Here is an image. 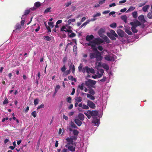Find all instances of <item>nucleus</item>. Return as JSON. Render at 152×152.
I'll return each instance as SVG.
<instances>
[{
  "label": "nucleus",
  "instance_id": "obj_39",
  "mask_svg": "<svg viewBox=\"0 0 152 152\" xmlns=\"http://www.w3.org/2000/svg\"><path fill=\"white\" fill-rule=\"evenodd\" d=\"M87 66H86L83 68L81 71L83 73H85L86 72L87 73Z\"/></svg>",
  "mask_w": 152,
  "mask_h": 152
},
{
  "label": "nucleus",
  "instance_id": "obj_51",
  "mask_svg": "<svg viewBox=\"0 0 152 152\" xmlns=\"http://www.w3.org/2000/svg\"><path fill=\"white\" fill-rule=\"evenodd\" d=\"M45 25L47 29L48 30V31L50 32H51V30L50 28L45 23Z\"/></svg>",
  "mask_w": 152,
  "mask_h": 152
},
{
  "label": "nucleus",
  "instance_id": "obj_31",
  "mask_svg": "<svg viewBox=\"0 0 152 152\" xmlns=\"http://www.w3.org/2000/svg\"><path fill=\"white\" fill-rule=\"evenodd\" d=\"M70 69L72 70V72L74 73L75 72V66L74 65L71 64L69 66Z\"/></svg>",
  "mask_w": 152,
  "mask_h": 152
},
{
  "label": "nucleus",
  "instance_id": "obj_64",
  "mask_svg": "<svg viewBox=\"0 0 152 152\" xmlns=\"http://www.w3.org/2000/svg\"><path fill=\"white\" fill-rule=\"evenodd\" d=\"M61 152H69L68 150L66 148L63 149Z\"/></svg>",
  "mask_w": 152,
  "mask_h": 152
},
{
  "label": "nucleus",
  "instance_id": "obj_11",
  "mask_svg": "<svg viewBox=\"0 0 152 152\" xmlns=\"http://www.w3.org/2000/svg\"><path fill=\"white\" fill-rule=\"evenodd\" d=\"M87 105L90 107L94 109L95 107V104L90 100H88L87 101Z\"/></svg>",
  "mask_w": 152,
  "mask_h": 152
},
{
  "label": "nucleus",
  "instance_id": "obj_63",
  "mask_svg": "<svg viewBox=\"0 0 152 152\" xmlns=\"http://www.w3.org/2000/svg\"><path fill=\"white\" fill-rule=\"evenodd\" d=\"M116 5L115 3H113L112 4H110L109 5V7H114Z\"/></svg>",
  "mask_w": 152,
  "mask_h": 152
},
{
  "label": "nucleus",
  "instance_id": "obj_29",
  "mask_svg": "<svg viewBox=\"0 0 152 152\" xmlns=\"http://www.w3.org/2000/svg\"><path fill=\"white\" fill-rule=\"evenodd\" d=\"M87 97L90 99L94 100L95 99V97L94 96L90 94H87Z\"/></svg>",
  "mask_w": 152,
  "mask_h": 152
},
{
  "label": "nucleus",
  "instance_id": "obj_18",
  "mask_svg": "<svg viewBox=\"0 0 152 152\" xmlns=\"http://www.w3.org/2000/svg\"><path fill=\"white\" fill-rule=\"evenodd\" d=\"M101 14L100 13H98L94 15L93 16V18L91 19V20L92 21H94L97 18H96V17H99L100 16Z\"/></svg>",
  "mask_w": 152,
  "mask_h": 152
},
{
  "label": "nucleus",
  "instance_id": "obj_2",
  "mask_svg": "<svg viewBox=\"0 0 152 152\" xmlns=\"http://www.w3.org/2000/svg\"><path fill=\"white\" fill-rule=\"evenodd\" d=\"M88 113L93 116L92 122L94 124V125L98 126L100 124V120L96 117L98 114V112L96 111L88 110Z\"/></svg>",
  "mask_w": 152,
  "mask_h": 152
},
{
  "label": "nucleus",
  "instance_id": "obj_24",
  "mask_svg": "<svg viewBox=\"0 0 152 152\" xmlns=\"http://www.w3.org/2000/svg\"><path fill=\"white\" fill-rule=\"evenodd\" d=\"M41 4L40 2H37L34 3V7L36 9V7L37 8L41 6Z\"/></svg>",
  "mask_w": 152,
  "mask_h": 152
},
{
  "label": "nucleus",
  "instance_id": "obj_60",
  "mask_svg": "<svg viewBox=\"0 0 152 152\" xmlns=\"http://www.w3.org/2000/svg\"><path fill=\"white\" fill-rule=\"evenodd\" d=\"M71 4V1H69L66 4V7H69V5H70Z\"/></svg>",
  "mask_w": 152,
  "mask_h": 152
},
{
  "label": "nucleus",
  "instance_id": "obj_8",
  "mask_svg": "<svg viewBox=\"0 0 152 152\" xmlns=\"http://www.w3.org/2000/svg\"><path fill=\"white\" fill-rule=\"evenodd\" d=\"M73 144H66L65 147L67 148L68 151L74 152L75 151V147L73 146Z\"/></svg>",
  "mask_w": 152,
  "mask_h": 152
},
{
  "label": "nucleus",
  "instance_id": "obj_6",
  "mask_svg": "<svg viewBox=\"0 0 152 152\" xmlns=\"http://www.w3.org/2000/svg\"><path fill=\"white\" fill-rule=\"evenodd\" d=\"M67 142L66 144H73L74 141H76V137L72 136L71 137H67L65 139Z\"/></svg>",
  "mask_w": 152,
  "mask_h": 152
},
{
  "label": "nucleus",
  "instance_id": "obj_40",
  "mask_svg": "<svg viewBox=\"0 0 152 152\" xmlns=\"http://www.w3.org/2000/svg\"><path fill=\"white\" fill-rule=\"evenodd\" d=\"M110 26L111 27L113 28H115L117 26L116 23H113L111 24L110 25Z\"/></svg>",
  "mask_w": 152,
  "mask_h": 152
},
{
  "label": "nucleus",
  "instance_id": "obj_16",
  "mask_svg": "<svg viewBox=\"0 0 152 152\" xmlns=\"http://www.w3.org/2000/svg\"><path fill=\"white\" fill-rule=\"evenodd\" d=\"M75 117L77 118H78L82 121H83L84 119L85 116L83 114L81 113H80L78 114L77 116Z\"/></svg>",
  "mask_w": 152,
  "mask_h": 152
},
{
  "label": "nucleus",
  "instance_id": "obj_1",
  "mask_svg": "<svg viewBox=\"0 0 152 152\" xmlns=\"http://www.w3.org/2000/svg\"><path fill=\"white\" fill-rule=\"evenodd\" d=\"M104 42V41L102 39L97 38L96 41H90L88 43V45L91 47L93 51H95V52L91 53L90 54V59H93L96 58V61H100L102 60L103 57L101 55V53L97 50L96 46L97 45L101 44Z\"/></svg>",
  "mask_w": 152,
  "mask_h": 152
},
{
  "label": "nucleus",
  "instance_id": "obj_36",
  "mask_svg": "<svg viewBox=\"0 0 152 152\" xmlns=\"http://www.w3.org/2000/svg\"><path fill=\"white\" fill-rule=\"evenodd\" d=\"M98 61H96L95 63V64L96 66H97L98 67H99L100 66L102 67V62H98Z\"/></svg>",
  "mask_w": 152,
  "mask_h": 152
},
{
  "label": "nucleus",
  "instance_id": "obj_23",
  "mask_svg": "<svg viewBox=\"0 0 152 152\" xmlns=\"http://www.w3.org/2000/svg\"><path fill=\"white\" fill-rule=\"evenodd\" d=\"M117 33L118 35L122 37L124 36V32L121 30H118L117 31Z\"/></svg>",
  "mask_w": 152,
  "mask_h": 152
},
{
  "label": "nucleus",
  "instance_id": "obj_15",
  "mask_svg": "<svg viewBox=\"0 0 152 152\" xmlns=\"http://www.w3.org/2000/svg\"><path fill=\"white\" fill-rule=\"evenodd\" d=\"M94 38V36L93 35H87L86 36V40L87 41H89V43L90 41H96V39H95V40H93L92 41H91L92 39H93Z\"/></svg>",
  "mask_w": 152,
  "mask_h": 152
},
{
  "label": "nucleus",
  "instance_id": "obj_22",
  "mask_svg": "<svg viewBox=\"0 0 152 152\" xmlns=\"http://www.w3.org/2000/svg\"><path fill=\"white\" fill-rule=\"evenodd\" d=\"M75 102H80L82 101V98L80 96H77L75 97Z\"/></svg>",
  "mask_w": 152,
  "mask_h": 152
},
{
  "label": "nucleus",
  "instance_id": "obj_17",
  "mask_svg": "<svg viewBox=\"0 0 152 152\" xmlns=\"http://www.w3.org/2000/svg\"><path fill=\"white\" fill-rule=\"evenodd\" d=\"M35 10V8L34 7L30 8L29 9L26 10L24 12V14L27 15L28 14L30 11L31 10L34 11Z\"/></svg>",
  "mask_w": 152,
  "mask_h": 152
},
{
  "label": "nucleus",
  "instance_id": "obj_10",
  "mask_svg": "<svg viewBox=\"0 0 152 152\" xmlns=\"http://www.w3.org/2000/svg\"><path fill=\"white\" fill-rule=\"evenodd\" d=\"M61 31H62L67 32L68 33H71L72 32V31L70 30L68 27L64 26H63L61 28Z\"/></svg>",
  "mask_w": 152,
  "mask_h": 152
},
{
  "label": "nucleus",
  "instance_id": "obj_32",
  "mask_svg": "<svg viewBox=\"0 0 152 152\" xmlns=\"http://www.w3.org/2000/svg\"><path fill=\"white\" fill-rule=\"evenodd\" d=\"M91 21V20H88L86 22H84L80 26L81 28L83 27H85L89 22Z\"/></svg>",
  "mask_w": 152,
  "mask_h": 152
},
{
  "label": "nucleus",
  "instance_id": "obj_50",
  "mask_svg": "<svg viewBox=\"0 0 152 152\" xmlns=\"http://www.w3.org/2000/svg\"><path fill=\"white\" fill-rule=\"evenodd\" d=\"M66 100L67 102H68L69 103H71L72 98L71 97H68L67 98Z\"/></svg>",
  "mask_w": 152,
  "mask_h": 152
},
{
  "label": "nucleus",
  "instance_id": "obj_45",
  "mask_svg": "<svg viewBox=\"0 0 152 152\" xmlns=\"http://www.w3.org/2000/svg\"><path fill=\"white\" fill-rule=\"evenodd\" d=\"M39 102V99H36L34 100V103L35 106Z\"/></svg>",
  "mask_w": 152,
  "mask_h": 152
},
{
  "label": "nucleus",
  "instance_id": "obj_26",
  "mask_svg": "<svg viewBox=\"0 0 152 152\" xmlns=\"http://www.w3.org/2000/svg\"><path fill=\"white\" fill-rule=\"evenodd\" d=\"M102 67L107 70L109 69V67L108 65L106 64L103 63L102 64Z\"/></svg>",
  "mask_w": 152,
  "mask_h": 152
},
{
  "label": "nucleus",
  "instance_id": "obj_37",
  "mask_svg": "<svg viewBox=\"0 0 152 152\" xmlns=\"http://www.w3.org/2000/svg\"><path fill=\"white\" fill-rule=\"evenodd\" d=\"M68 79L72 81H74L75 82L76 81V80L75 78H74L72 76H70L68 77Z\"/></svg>",
  "mask_w": 152,
  "mask_h": 152
},
{
  "label": "nucleus",
  "instance_id": "obj_58",
  "mask_svg": "<svg viewBox=\"0 0 152 152\" xmlns=\"http://www.w3.org/2000/svg\"><path fill=\"white\" fill-rule=\"evenodd\" d=\"M66 68L65 66H64L61 68V71L62 72H64L66 70Z\"/></svg>",
  "mask_w": 152,
  "mask_h": 152
},
{
  "label": "nucleus",
  "instance_id": "obj_25",
  "mask_svg": "<svg viewBox=\"0 0 152 152\" xmlns=\"http://www.w3.org/2000/svg\"><path fill=\"white\" fill-rule=\"evenodd\" d=\"M88 92L90 94L94 95L95 94V92L94 90L92 88H89L88 89Z\"/></svg>",
  "mask_w": 152,
  "mask_h": 152
},
{
  "label": "nucleus",
  "instance_id": "obj_41",
  "mask_svg": "<svg viewBox=\"0 0 152 152\" xmlns=\"http://www.w3.org/2000/svg\"><path fill=\"white\" fill-rule=\"evenodd\" d=\"M82 108L83 109L88 110L89 109V107L88 105H86L85 104H83L82 106Z\"/></svg>",
  "mask_w": 152,
  "mask_h": 152
},
{
  "label": "nucleus",
  "instance_id": "obj_33",
  "mask_svg": "<svg viewBox=\"0 0 152 152\" xmlns=\"http://www.w3.org/2000/svg\"><path fill=\"white\" fill-rule=\"evenodd\" d=\"M107 36L112 40H115L116 39L115 38L116 37L114 36V35H110L107 34Z\"/></svg>",
  "mask_w": 152,
  "mask_h": 152
},
{
  "label": "nucleus",
  "instance_id": "obj_55",
  "mask_svg": "<svg viewBox=\"0 0 152 152\" xmlns=\"http://www.w3.org/2000/svg\"><path fill=\"white\" fill-rule=\"evenodd\" d=\"M8 103V99L7 98H6L3 102V104H6Z\"/></svg>",
  "mask_w": 152,
  "mask_h": 152
},
{
  "label": "nucleus",
  "instance_id": "obj_4",
  "mask_svg": "<svg viewBox=\"0 0 152 152\" xmlns=\"http://www.w3.org/2000/svg\"><path fill=\"white\" fill-rule=\"evenodd\" d=\"M105 32V29L104 28H100L98 31V34L99 36L103 38L104 41L107 43L110 42V40L106 36L103 35V34Z\"/></svg>",
  "mask_w": 152,
  "mask_h": 152
},
{
  "label": "nucleus",
  "instance_id": "obj_30",
  "mask_svg": "<svg viewBox=\"0 0 152 152\" xmlns=\"http://www.w3.org/2000/svg\"><path fill=\"white\" fill-rule=\"evenodd\" d=\"M149 7L150 6L149 5H146L144 6L142 8V10L144 12H146L149 8Z\"/></svg>",
  "mask_w": 152,
  "mask_h": 152
},
{
  "label": "nucleus",
  "instance_id": "obj_38",
  "mask_svg": "<svg viewBox=\"0 0 152 152\" xmlns=\"http://www.w3.org/2000/svg\"><path fill=\"white\" fill-rule=\"evenodd\" d=\"M51 8L50 7H48L45 10L44 13L45 14L47 13L48 12H50Z\"/></svg>",
  "mask_w": 152,
  "mask_h": 152
},
{
  "label": "nucleus",
  "instance_id": "obj_59",
  "mask_svg": "<svg viewBox=\"0 0 152 152\" xmlns=\"http://www.w3.org/2000/svg\"><path fill=\"white\" fill-rule=\"evenodd\" d=\"M77 47L76 45H74L73 46V50L74 52H75L77 51Z\"/></svg>",
  "mask_w": 152,
  "mask_h": 152
},
{
  "label": "nucleus",
  "instance_id": "obj_56",
  "mask_svg": "<svg viewBox=\"0 0 152 152\" xmlns=\"http://www.w3.org/2000/svg\"><path fill=\"white\" fill-rule=\"evenodd\" d=\"M27 17V15H26L25 14H24L22 17L21 19H24V20H26V18Z\"/></svg>",
  "mask_w": 152,
  "mask_h": 152
},
{
  "label": "nucleus",
  "instance_id": "obj_35",
  "mask_svg": "<svg viewBox=\"0 0 152 152\" xmlns=\"http://www.w3.org/2000/svg\"><path fill=\"white\" fill-rule=\"evenodd\" d=\"M125 32L129 35H131L132 34V32L131 31L130 29L128 28H126L125 30Z\"/></svg>",
  "mask_w": 152,
  "mask_h": 152
},
{
  "label": "nucleus",
  "instance_id": "obj_57",
  "mask_svg": "<svg viewBox=\"0 0 152 152\" xmlns=\"http://www.w3.org/2000/svg\"><path fill=\"white\" fill-rule=\"evenodd\" d=\"M97 48L100 51H102L103 49V48L101 46H99Z\"/></svg>",
  "mask_w": 152,
  "mask_h": 152
},
{
  "label": "nucleus",
  "instance_id": "obj_54",
  "mask_svg": "<svg viewBox=\"0 0 152 152\" xmlns=\"http://www.w3.org/2000/svg\"><path fill=\"white\" fill-rule=\"evenodd\" d=\"M25 20L24 19H21V21L20 22V25L22 26H23L24 24V23L25 22Z\"/></svg>",
  "mask_w": 152,
  "mask_h": 152
},
{
  "label": "nucleus",
  "instance_id": "obj_53",
  "mask_svg": "<svg viewBox=\"0 0 152 152\" xmlns=\"http://www.w3.org/2000/svg\"><path fill=\"white\" fill-rule=\"evenodd\" d=\"M70 35H69L70 37H73L76 36V34L74 33H71Z\"/></svg>",
  "mask_w": 152,
  "mask_h": 152
},
{
  "label": "nucleus",
  "instance_id": "obj_9",
  "mask_svg": "<svg viewBox=\"0 0 152 152\" xmlns=\"http://www.w3.org/2000/svg\"><path fill=\"white\" fill-rule=\"evenodd\" d=\"M22 26L19 23L16 24L15 26V29L13 30V32L16 33L20 32L21 31V27Z\"/></svg>",
  "mask_w": 152,
  "mask_h": 152
},
{
  "label": "nucleus",
  "instance_id": "obj_21",
  "mask_svg": "<svg viewBox=\"0 0 152 152\" xmlns=\"http://www.w3.org/2000/svg\"><path fill=\"white\" fill-rule=\"evenodd\" d=\"M77 127L76 126L75 124L74 123L72 122L70 124L69 130V131H70V129H73V128L77 129Z\"/></svg>",
  "mask_w": 152,
  "mask_h": 152
},
{
  "label": "nucleus",
  "instance_id": "obj_19",
  "mask_svg": "<svg viewBox=\"0 0 152 152\" xmlns=\"http://www.w3.org/2000/svg\"><path fill=\"white\" fill-rule=\"evenodd\" d=\"M138 19L140 20L141 22L144 23L146 21L144 19V17L143 15H141L139 16Z\"/></svg>",
  "mask_w": 152,
  "mask_h": 152
},
{
  "label": "nucleus",
  "instance_id": "obj_12",
  "mask_svg": "<svg viewBox=\"0 0 152 152\" xmlns=\"http://www.w3.org/2000/svg\"><path fill=\"white\" fill-rule=\"evenodd\" d=\"M104 71L102 69H100L98 70L96 72V75L98 76V77H101L103 75Z\"/></svg>",
  "mask_w": 152,
  "mask_h": 152
},
{
  "label": "nucleus",
  "instance_id": "obj_20",
  "mask_svg": "<svg viewBox=\"0 0 152 152\" xmlns=\"http://www.w3.org/2000/svg\"><path fill=\"white\" fill-rule=\"evenodd\" d=\"M87 73L89 74L90 73H91L92 74H94L95 73V71L92 68H90L87 66Z\"/></svg>",
  "mask_w": 152,
  "mask_h": 152
},
{
  "label": "nucleus",
  "instance_id": "obj_7",
  "mask_svg": "<svg viewBox=\"0 0 152 152\" xmlns=\"http://www.w3.org/2000/svg\"><path fill=\"white\" fill-rule=\"evenodd\" d=\"M96 83V81L90 79H89L87 81H86L85 83L86 86L88 87L93 86Z\"/></svg>",
  "mask_w": 152,
  "mask_h": 152
},
{
  "label": "nucleus",
  "instance_id": "obj_13",
  "mask_svg": "<svg viewBox=\"0 0 152 152\" xmlns=\"http://www.w3.org/2000/svg\"><path fill=\"white\" fill-rule=\"evenodd\" d=\"M69 131L72 132V134L74 135L72 136H75L76 137V139H77V136L79 133V132L76 129H70V130Z\"/></svg>",
  "mask_w": 152,
  "mask_h": 152
},
{
  "label": "nucleus",
  "instance_id": "obj_48",
  "mask_svg": "<svg viewBox=\"0 0 152 152\" xmlns=\"http://www.w3.org/2000/svg\"><path fill=\"white\" fill-rule=\"evenodd\" d=\"M44 107V105L43 104H41L40 106H38L37 107V110H39L41 108H43Z\"/></svg>",
  "mask_w": 152,
  "mask_h": 152
},
{
  "label": "nucleus",
  "instance_id": "obj_62",
  "mask_svg": "<svg viewBox=\"0 0 152 152\" xmlns=\"http://www.w3.org/2000/svg\"><path fill=\"white\" fill-rule=\"evenodd\" d=\"M92 77L94 79H96L98 77V76L97 75H92Z\"/></svg>",
  "mask_w": 152,
  "mask_h": 152
},
{
  "label": "nucleus",
  "instance_id": "obj_44",
  "mask_svg": "<svg viewBox=\"0 0 152 152\" xmlns=\"http://www.w3.org/2000/svg\"><path fill=\"white\" fill-rule=\"evenodd\" d=\"M132 15L134 18H136L137 16V12L136 11L133 12L132 13Z\"/></svg>",
  "mask_w": 152,
  "mask_h": 152
},
{
  "label": "nucleus",
  "instance_id": "obj_14",
  "mask_svg": "<svg viewBox=\"0 0 152 152\" xmlns=\"http://www.w3.org/2000/svg\"><path fill=\"white\" fill-rule=\"evenodd\" d=\"M74 121L76 124L79 126H80L82 123L81 120L76 117L75 118Z\"/></svg>",
  "mask_w": 152,
  "mask_h": 152
},
{
  "label": "nucleus",
  "instance_id": "obj_5",
  "mask_svg": "<svg viewBox=\"0 0 152 152\" xmlns=\"http://www.w3.org/2000/svg\"><path fill=\"white\" fill-rule=\"evenodd\" d=\"M130 24L132 25L131 28L132 32L134 33H137V30L136 29V27L140 26L141 25L139 21H137L134 24L133 22H131Z\"/></svg>",
  "mask_w": 152,
  "mask_h": 152
},
{
  "label": "nucleus",
  "instance_id": "obj_27",
  "mask_svg": "<svg viewBox=\"0 0 152 152\" xmlns=\"http://www.w3.org/2000/svg\"><path fill=\"white\" fill-rule=\"evenodd\" d=\"M110 33H108L107 34H108L110 35H114L115 37H118V36L116 34L115 31L113 30H111L110 31Z\"/></svg>",
  "mask_w": 152,
  "mask_h": 152
},
{
  "label": "nucleus",
  "instance_id": "obj_34",
  "mask_svg": "<svg viewBox=\"0 0 152 152\" xmlns=\"http://www.w3.org/2000/svg\"><path fill=\"white\" fill-rule=\"evenodd\" d=\"M85 85L86 84L84 83H82L80 85L78 86V88H79L81 90H83Z\"/></svg>",
  "mask_w": 152,
  "mask_h": 152
},
{
  "label": "nucleus",
  "instance_id": "obj_46",
  "mask_svg": "<svg viewBox=\"0 0 152 152\" xmlns=\"http://www.w3.org/2000/svg\"><path fill=\"white\" fill-rule=\"evenodd\" d=\"M48 24L49 25L51 28H52L54 27L53 23L51 22H48Z\"/></svg>",
  "mask_w": 152,
  "mask_h": 152
},
{
  "label": "nucleus",
  "instance_id": "obj_52",
  "mask_svg": "<svg viewBox=\"0 0 152 152\" xmlns=\"http://www.w3.org/2000/svg\"><path fill=\"white\" fill-rule=\"evenodd\" d=\"M31 115L34 117L35 118L37 115L36 112V111H33L31 113Z\"/></svg>",
  "mask_w": 152,
  "mask_h": 152
},
{
  "label": "nucleus",
  "instance_id": "obj_28",
  "mask_svg": "<svg viewBox=\"0 0 152 152\" xmlns=\"http://www.w3.org/2000/svg\"><path fill=\"white\" fill-rule=\"evenodd\" d=\"M60 88V86H59V85H58L56 86V88H55V91L54 92V94L53 95V97L55 96L56 94L57 93L58 89Z\"/></svg>",
  "mask_w": 152,
  "mask_h": 152
},
{
  "label": "nucleus",
  "instance_id": "obj_49",
  "mask_svg": "<svg viewBox=\"0 0 152 152\" xmlns=\"http://www.w3.org/2000/svg\"><path fill=\"white\" fill-rule=\"evenodd\" d=\"M135 9V7H131L127 10V12H129Z\"/></svg>",
  "mask_w": 152,
  "mask_h": 152
},
{
  "label": "nucleus",
  "instance_id": "obj_42",
  "mask_svg": "<svg viewBox=\"0 0 152 152\" xmlns=\"http://www.w3.org/2000/svg\"><path fill=\"white\" fill-rule=\"evenodd\" d=\"M53 37H49L48 36H45L44 38L47 41H50L51 40V38Z\"/></svg>",
  "mask_w": 152,
  "mask_h": 152
},
{
  "label": "nucleus",
  "instance_id": "obj_43",
  "mask_svg": "<svg viewBox=\"0 0 152 152\" xmlns=\"http://www.w3.org/2000/svg\"><path fill=\"white\" fill-rule=\"evenodd\" d=\"M75 19L74 18L71 19H69L68 20V22L69 24L71 23L72 22H75Z\"/></svg>",
  "mask_w": 152,
  "mask_h": 152
},
{
  "label": "nucleus",
  "instance_id": "obj_47",
  "mask_svg": "<svg viewBox=\"0 0 152 152\" xmlns=\"http://www.w3.org/2000/svg\"><path fill=\"white\" fill-rule=\"evenodd\" d=\"M83 65L82 64H80L79 66L78 67V70L79 72H81L82 69Z\"/></svg>",
  "mask_w": 152,
  "mask_h": 152
},
{
  "label": "nucleus",
  "instance_id": "obj_3",
  "mask_svg": "<svg viewBox=\"0 0 152 152\" xmlns=\"http://www.w3.org/2000/svg\"><path fill=\"white\" fill-rule=\"evenodd\" d=\"M104 52H106L107 53L104 57V58L105 60L108 61H111L114 60V56H115L114 55L107 51V50H104L101 53L102 54H105V53H104Z\"/></svg>",
  "mask_w": 152,
  "mask_h": 152
},
{
  "label": "nucleus",
  "instance_id": "obj_61",
  "mask_svg": "<svg viewBox=\"0 0 152 152\" xmlns=\"http://www.w3.org/2000/svg\"><path fill=\"white\" fill-rule=\"evenodd\" d=\"M74 112L73 111H71L70 112L68 113V115L69 116H71L73 115L74 114Z\"/></svg>",
  "mask_w": 152,
  "mask_h": 152
}]
</instances>
